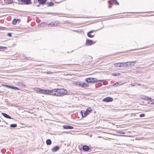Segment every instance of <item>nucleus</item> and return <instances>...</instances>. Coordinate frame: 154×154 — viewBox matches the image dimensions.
I'll return each instance as SVG.
<instances>
[{
	"mask_svg": "<svg viewBox=\"0 0 154 154\" xmlns=\"http://www.w3.org/2000/svg\"><path fill=\"white\" fill-rule=\"evenodd\" d=\"M116 67H128V65L127 63H119L113 64Z\"/></svg>",
	"mask_w": 154,
	"mask_h": 154,
	"instance_id": "obj_1",
	"label": "nucleus"
},
{
	"mask_svg": "<svg viewBox=\"0 0 154 154\" xmlns=\"http://www.w3.org/2000/svg\"><path fill=\"white\" fill-rule=\"evenodd\" d=\"M92 110L91 108L89 107L87 108L86 111H82L81 112L82 113V117H86L92 111Z\"/></svg>",
	"mask_w": 154,
	"mask_h": 154,
	"instance_id": "obj_2",
	"label": "nucleus"
},
{
	"mask_svg": "<svg viewBox=\"0 0 154 154\" xmlns=\"http://www.w3.org/2000/svg\"><path fill=\"white\" fill-rule=\"evenodd\" d=\"M57 92H58L59 94L60 95V97H61L67 94V91L64 89H57Z\"/></svg>",
	"mask_w": 154,
	"mask_h": 154,
	"instance_id": "obj_3",
	"label": "nucleus"
},
{
	"mask_svg": "<svg viewBox=\"0 0 154 154\" xmlns=\"http://www.w3.org/2000/svg\"><path fill=\"white\" fill-rule=\"evenodd\" d=\"M85 81H86L87 82H96L97 81H103L102 80H100L97 81V79L95 78H88L85 79Z\"/></svg>",
	"mask_w": 154,
	"mask_h": 154,
	"instance_id": "obj_4",
	"label": "nucleus"
},
{
	"mask_svg": "<svg viewBox=\"0 0 154 154\" xmlns=\"http://www.w3.org/2000/svg\"><path fill=\"white\" fill-rule=\"evenodd\" d=\"M57 89H54L51 90H45V94H54L53 92H57Z\"/></svg>",
	"mask_w": 154,
	"mask_h": 154,
	"instance_id": "obj_5",
	"label": "nucleus"
},
{
	"mask_svg": "<svg viewBox=\"0 0 154 154\" xmlns=\"http://www.w3.org/2000/svg\"><path fill=\"white\" fill-rule=\"evenodd\" d=\"M34 89L35 91L38 93L45 94V90L41 89L38 88H35Z\"/></svg>",
	"mask_w": 154,
	"mask_h": 154,
	"instance_id": "obj_6",
	"label": "nucleus"
},
{
	"mask_svg": "<svg viewBox=\"0 0 154 154\" xmlns=\"http://www.w3.org/2000/svg\"><path fill=\"white\" fill-rule=\"evenodd\" d=\"M112 100L113 99L110 97H107L103 100V101L107 102L112 101Z\"/></svg>",
	"mask_w": 154,
	"mask_h": 154,
	"instance_id": "obj_7",
	"label": "nucleus"
},
{
	"mask_svg": "<svg viewBox=\"0 0 154 154\" xmlns=\"http://www.w3.org/2000/svg\"><path fill=\"white\" fill-rule=\"evenodd\" d=\"M58 22H52L51 23L49 24L48 25V26L49 27H53L54 26H57L58 25Z\"/></svg>",
	"mask_w": 154,
	"mask_h": 154,
	"instance_id": "obj_8",
	"label": "nucleus"
},
{
	"mask_svg": "<svg viewBox=\"0 0 154 154\" xmlns=\"http://www.w3.org/2000/svg\"><path fill=\"white\" fill-rule=\"evenodd\" d=\"M21 2L25 4H29L31 3V0H21Z\"/></svg>",
	"mask_w": 154,
	"mask_h": 154,
	"instance_id": "obj_9",
	"label": "nucleus"
},
{
	"mask_svg": "<svg viewBox=\"0 0 154 154\" xmlns=\"http://www.w3.org/2000/svg\"><path fill=\"white\" fill-rule=\"evenodd\" d=\"M127 64L128 65V67H129L131 66H134L136 63V62L135 61H133L132 62H127Z\"/></svg>",
	"mask_w": 154,
	"mask_h": 154,
	"instance_id": "obj_10",
	"label": "nucleus"
},
{
	"mask_svg": "<svg viewBox=\"0 0 154 154\" xmlns=\"http://www.w3.org/2000/svg\"><path fill=\"white\" fill-rule=\"evenodd\" d=\"M3 85L4 86H5V87H6L8 88H11V89H16V90H18V88L17 87H13L12 86H10L9 85Z\"/></svg>",
	"mask_w": 154,
	"mask_h": 154,
	"instance_id": "obj_11",
	"label": "nucleus"
},
{
	"mask_svg": "<svg viewBox=\"0 0 154 154\" xmlns=\"http://www.w3.org/2000/svg\"><path fill=\"white\" fill-rule=\"evenodd\" d=\"M93 44V41L91 40H87L86 41V44L87 45H91Z\"/></svg>",
	"mask_w": 154,
	"mask_h": 154,
	"instance_id": "obj_12",
	"label": "nucleus"
},
{
	"mask_svg": "<svg viewBox=\"0 0 154 154\" xmlns=\"http://www.w3.org/2000/svg\"><path fill=\"white\" fill-rule=\"evenodd\" d=\"M108 2L111 4L112 3H114L116 4V5H119V3L116 1V0H109Z\"/></svg>",
	"mask_w": 154,
	"mask_h": 154,
	"instance_id": "obj_13",
	"label": "nucleus"
},
{
	"mask_svg": "<svg viewBox=\"0 0 154 154\" xmlns=\"http://www.w3.org/2000/svg\"><path fill=\"white\" fill-rule=\"evenodd\" d=\"M81 87L83 88H86L88 87L89 85L85 82H82Z\"/></svg>",
	"mask_w": 154,
	"mask_h": 154,
	"instance_id": "obj_14",
	"label": "nucleus"
},
{
	"mask_svg": "<svg viewBox=\"0 0 154 154\" xmlns=\"http://www.w3.org/2000/svg\"><path fill=\"white\" fill-rule=\"evenodd\" d=\"M81 87L83 88H86L88 87L89 85L85 82H82Z\"/></svg>",
	"mask_w": 154,
	"mask_h": 154,
	"instance_id": "obj_15",
	"label": "nucleus"
},
{
	"mask_svg": "<svg viewBox=\"0 0 154 154\" xmlns=\"http://www.w3.org/2000/svg\"><path fill=\"white\" fill-rule=\"evenodd\" d=\"M59 149V147L58 146H55L53 147L52 149L51 150L52 152H55L57 151Z\"/></svg>",
	"mask_w": 154,
	"mask_h": 154,
	"instance_id": "obj_16",
	"label": "nucleus"
},
{
	"mask_svg": "<svg viewBox=\"0 0 154 154\" xmlns=\"http://www.w3.org/2000/svg\"><path fill=\"white\" fill-rule=\"evenodd\" d=\"M63 127L64 129H72L73 128L72 126L68 125H63Z\"/></svg>",
	"mask_w": 154,
	"mask_h": 154,
	"instance_id": "obj_17",
	"label": "nucleus"
},
{
	"mask_svg": "<svg viewBox=\"0 0 154 154\" xmlns=\"http://www.w3.org/2000/svg\"><path fill=\"white\" fill-rule=\"evenodd\" d=\"M123 84L121 82H117L115 84H114L113 85V87H116L118 85H120L122 84Z\"/></svg>",
	"mask_w": 154,
	"mask_h": 154,
	"instance_id": "obj_18",
	"label": "nucleus"
},
{
	"mask_svg": "<svg viewBox=\"0 0 154 154\" xmlns=\"http://www.w3.org/2000/svg\"><path fill=\"white\" fill-rule=\"evenodd\" d=\"M2 115L6 118L10 119H11L10 116H9L8 115L5 113H2Z\"/></svg>",
	"mask_w": 154,
	"mask_h": 154,
	"instance_id": "obj_19",
	"label": "nucleus"
},
{
	"mask_svg": "<svg viewBox=\"0 0 154 154\" xmlns=\"http://www.w3.org/2000/svg\"><path fill=\"white\" fill-rule=\"evenodd\" d=\"M38 1L40 4H43L46 2V0H38Z\"/></svg>",
	"mask_w": 154,
	"mask_h": 154,
	"instance_id": "obj_20",
	"label": "nucleus"
},
{
	"mask_svg": "<svg viewBox=\"0 0 154 154\" xmlns=\"http://www.w3.org/2000/svg\"><path fill=\"white\" fill-rule=\"evenodd\" d=\"M83 149L85 151H87L89 149L88 146L85 145L83 146Z\"/></svg>",
	"mask_w": 154,
	"mask_h": 154,
	"instance_id": "obj_21",
	"label": "nucleus"
},
{
	"mask_svg": "<svg viewBox=\"0 0 154 154\" xmlns=\"http://www.w3.org/2000/svg\"><path fill=\"white\" fill-rule=\"evenodd\" d=\"M82 82H75V84L77 86L81 87L82 85Z\"/></svg>",
	"mask_w": 154,
	"mask_h": 154,
	"instance_id": "obj_22",
	"label": "nucleus"
},
{
	"mask_svg": "<svg viewBox=\"0 0 154 154\" xmlns=\"http://www.w3.org/2000/svg\"><path fill=\"white\" fill-rule=\"evenodd\" d=\"M148 100H149V103H150L151 104H154V100L153 99H152L151 98H149V99H148Z\"/></svg>",
	"mask_w": 154,
	"mask_h": 154,
	"instance_id": "obj_23",
	"label": "nucleus"
},
{
	"mask_svg": "<svg viewBox=\"0 0 154 154\" xmlns=\"http://www.w3.org/2000/svg\"><path fill=\"white\" fill-rule=\"evenodd\" d=\"M46 143L47 145H50L51 143V141L50 139H48L46 140Z\"/></svg>",
	"mask_w": 154,
	"mask_h": 154,
	"instance_id": "obj_24",
	"label": "nucleus"
},
{
	"mask_svg": "<svg viewBox=\"0 0 154 154\" xmlns=\"http://www.w3.org/2000/svg\"><path fill=\"white\" fill-rule=\"evenodd\" d=\"M140 97L142 99H143L146 100L147 99H149V97H148L145 96H144V95H141L140 96Z\"/></svg>",
	"mask_w": 154,
	"mask_h": 154,
	"instance_id": "obj_25",
	"label": "nucleus"
},
{
	"mask_svg": "<svg viewBox=\"0 0 154 154\" xmlns=\"http://www.w3.org/2000/svg\"><path fill=\"white\" fill-rule=\"evenodd\" d=\"M51 95L57 97H60V95L59 94L58 92H56L54 93L51 94Z\"/></svg>",
	"mask_w": 154,
	"mask_h": 154,
	"instance_id": "obj_26",
	"label": "nucleus"
},
{
	"mask_svg": "<svg viewBox=\"0 0 154 154\" xmlns=\"http://www.w3.org/2000/svg\"><path fill=\"white\" fill-rule=\"evenodd\" d=\"M6 49V47L0 46V50L3 51Z\"/></svg>",
	"mask_w": 154,
	"mask_h": 154,
	"instance_id": "obj_27",
	"label": "nucleus"
},
{
	"mask_svg": "<svg viewBox=\"0 0 154 154\" xmlns=\"http://www.w3.org/2000/svg\"><path fill=\"white\" fill-rule=\"evenodd\" d=\"M13 2V0H6V2L8 4L12 3Z\"/></svg>",
	"mask_w": 154,
	"mask_h": 154,
	"instance_id": "obj_28",
	"label": "nucleus"
},
{
	"mask_svg": "<svg viewBox=\"0 0 154 154\" xmlns=\"http://www.w3.org/2000/svg\"><path fill=\"white\" fill-rule=\"evenodd\" d=\"M90 33L89 32H88V33H87V35H88V36L89 37H90V38H93V37H94V35H91L90 34Z\"/></svg>",
	"mask_w": 154,
	"mask_h": 154,
	"instance_id": "obj_29",
	"label": "nucleus"
},
{
	"mask_svg": "<svg viewBox=\"0 0 154 154\" xmlns=\"http://www.w3.org/2000/svg\"><path fill=\"white\" fill-rule=\"evenodd\" d=\"M19 20H16V19H14L13 20V24L14 25H15L17 23V21H18Z\"/></svg>",
	"mask_w": 154,
	"mask_h": 154,
	"instance_id": "obj_30",
	"label": "nucleus"
},
{
	"mask_svg": "<svg viewBox=\"0 0 154 154\" xmlns=\"http://www.w3.org/2000/svg\"><path fill=\"white\" fill-rule=\"evenodd\" d=\"M17 126V125L15 124H12L11 125L10 127H11L14 128Z\"/></svg>",
	"mask_w": 154,
	"mask_h": 154,
	"instance_id": "obj_31",
	"label": "nucleus"
},
{
	"mask_svg": "<svg viewBox=\"0 0 154 154\" xmlns=\"http://www.w3.org/2000/svg\"><path fill=\"white\" fill-rule=\"evenodd\" d=\"M46 25V24L45 23H42L40 24V25L42 27H43L45 26Z\"/></svg>",
	"mask_w": 154,
	"mask_h": 154,
	"instance_id": "obj_32",
	"label": "nucleus"
},
{
	"mask_svg": "<svg viewBox=\"0 0 154 154\" xmlns=\"http://www.w3.org/2000/svg\"><path fill=\"white\" fill-rule=\"evenodd\" d=\"M54 5V3L53 2H50L48 3V5L50 6H52Z\"/></svg>",
	"mask_w": 154,
	"mask_h": 154,
	"instance_id": "obj_33",
	"label": "nucleus"
},
{
	"mask_svg": "<svg viewBox=\"0 0 154 154\" xmlns=\"http://www.w3.org/2000/svg\"><path fill=\"white\" fill-rule=\"evenodd\" d=\"M119 74H116V73H113L112 74V75H113V76H118L119 75Z\"/></svg>",
	"mask_w": 154,
	"mask_h": 154,
	"instance_id": "obj_34",
	"label": "nucleus"
},
{
	"mask_svg": "<svg viewBox=\"0 0 154 154\" xmlns=\"http://www.w3.org/2000/svg\"><path fill=\"white\" fill-rule=\"evenodd\" d=\"M21 85L22 87L23 88H25V85H24L23 83H20V85Z\"/></svg>",
	"mask_w": 154,
	"mask_h": 154,
	"instance_id": "obj_35",
	"label": "nucleus"
},
{
	"mask_svg": "<svg viewBox=\"0 0 154 154\" xmlns=\"http://www.w3.org/2000/svg\"><path fill=\"white\" fill-rule=\"evenodd\" d=\"M145 114H141L140 115V116L141 117H143L144 116Z\"/></svg>",
	"mask_w": 154,
	"mask_h": 154,
	"instance_id": "obj_36",
	"label": "nucleus"
},
{
	"mask_svg": "<svg viewBox=\"0 0 154 154\" xmlns=\"http://www.w3.org/2000/svg\"><path fill=\"white\" fill-rule=\"evenodd\" d=\"M135 85L134 83H133L131 84V85L132 86H134Z\"/></svg>",
	"mask_w": 154,
	"mask_h": 154,
	"instance_id": "obj_37",
	"label": "nucleus"
},
{
	"mask_svg": "<svg viewBox=\"0 0 154 154\" xmlns=\"http://www.w3.org/2000/svg\"><path fill=\"white\" fill-rule=\"evenodd\" d=\"M8 35L9 36H11V33H8Z\"/></svg>",
	"mask_w": 154,
	"mask_h": 154,
	"instance_id": "obj_38",
	"label": "nucleus"
},
{
	"mask_svg": "<svg viewBox=\"0 0 154 154\" xmlns=\"http://www.w3.org/2000/svg\"><path fill=\"white\" fill-rule=\"evenodd\" d=\"M94 30H92L89 32L90 33H91L93 32H94Z\"/></svg>",
	"mask_w": 154,
	"mask_h": 154,
	"instance_id": "obj_39",
	"label": "nucleus"
},
{
	"mask_svg": "<svg viewBox=\"0 0 154 154\" xmlns=\"http://www.w3.org/2000/svg\"><path fill=\"white\" fill-rule=\"evenodd\" d=\"M109 8H110V7H111V6H109Z\"/></svg>",
	"mask_w": 154,
	"mask_h": 154,
	"instance_id": "obj_40",
	"label": "nucleus"
},
{
	"mask_svg": "<svg viewBox=\"0 0 154 154\" xmlns=\"http://www.w3.org/2000/svg\"><path fill=\"white\" fill-rule=\"evenodd\" d=\"M95 42H94V43H95Z\"/></svg>",
	"mask_w": 154,
	"mask_h": 154,
	"instance_id": "obj_41",
	"label": "nucleus"
},
{
	"mask_svg": "<svg viewBox=\"0 0 154 154\" xmlns=\"http://www.w3.org/2000/svg\"><path fill=\"white\" fill-rule=\"evenodd\" d=\"M20 127H22V126H20Z\"/></svg>",
	"mask_w": 154,
	"mask_h": 154,
	"instance_id": "obj_42",
	"label": "nucleus"
}]
</instances>
